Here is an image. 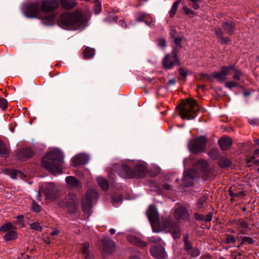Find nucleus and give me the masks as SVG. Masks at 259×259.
Instances as JSON below:
<instances>
[{
    "label": "nucleus",
    "instance_id": "1",
    "mask_svg": "<svg viewBox=\"0 0 259 259\" xmlns=\"http://www.w3.org/2000/svg\"><path fill=\"white\" fill-rule=\"evenodd\" d=\"M57 23L60 27L67 30H76L86 25L87 21L80 10L62 13Z\"/></svg>",
    "mask_w": 259,
    "mask_h": 259
},
{
    "label": "nucleus",
    "instance_id": "2",
    "mask_svg": "<svg viewBox=\"0 0 259 259\" xmlns=\"http://www.w3.org/2000/svg\"><path fill=\"white\" fill-rule=\"evenodd\" d=\"M59 7L58 0H39L28 6L27 13L31 17L40 18L42 12H51Z\"/></svg>",
    "mask_w": 259,
    "mask_h": 259
},
{
    "label": "nucleus",
    "instance_id": "3",
    "mask_svg": "<svg viewBox=\"0 0 259 259\" xmlns=\"http://www.w3.org/2000/svg\"><path fill=\"white\" fill-rule=\"evenodd\" d=\"M63 156L62 153L54 150L48 152L42 158V166L53 174L62 172Z\"/></svg>",
    "mask_w": 259,
    "mask_h": 259
},
{
    "label": "nucleus",
    "instance_id": "4",
    "mask_svg": "<svg viewBox=\"0 0 259 259\" xmlns=\"http://www.w3.org/2000/svg\"><path fill=\"white\" fill-rule=\"evenodd\" d=\"M179 115L183 119H194L199 110V105L196 101L188 99L182 102L179 105Z\"/></svg>",
    "mask_w": 259,
    "mask_h": 259
},
{
    "label": "nucleus",
    "instance_id": "5",
    "mask_svg": "<svg viewBox=\"0 0 259 259\" xmlns=\"http://www.w3.org/2000/svg\"><path fill=\"white\" fill-rule=\"evenodd\" d=\"M145 172V168L142 165H137L135 170H132L126 165H122L118 170L120 176L124 178H132L134 177H142Z\"/></svg>",
    "mask_w": 259,
    "mask_h": 259
},
{
    "label": "nucleus",
    "instance_id": "6",
    "mask_svg": "<svg viewBox=\"0 0 259 259\" xmlns=\"http://www.w3.org/2000/svg\"><path fill=\"white\" fill-rule=\"evenodd\" d=\"M207 139L204 136H200L190 141L189 148L190 151L194 153L203 152L205 151Z\"/></svg>",
    "mask_w": 259,
    "mask_h": 259
},
{
    "label": "nucleus",
    "instance_id": "7",
    "mask_svg": "<svg viewBox=\"0 0 259 259\" xmlns=\"http://www.w3.org/2000/svg\"><path fill=\"white\" fill-rule=\"evenodd\" d=\"M147 215L153 231L159 232L160 231L158 228L159 217L156 207L154 205H150L147 211Z\"/></svg>",
    "mask_w": 259,
    "mask_h": 259
},
{
    "label": "nucleus",
    "instance_id": "8",
    "mask_svg": "<svg viewBox=\"0 0 259 259\" xmlns=\"http://www.w3.org/2000/svg\"><path fill=\"white\" fill-rule=\"evenodd\" d=\"M97 197V193L94 190H89L82 200V208L83 211H88L91 208L92 201Z\"/></svg>",
    "mask_w": 259,
    "mask_h": 259
},
{
    "label": "nucleus",
    "instance_id": "9",
    "mask_svg": "<svg viewBox=\"0 0 259 259\" xmlns=\"http://www.w3.org/2000/svg\"><path fill=\"white\" fill-rule=\"evenodd\" d=\"M178 63V58L177 52L174 50L171 54L165 56L162 61V64L164 68L171 69L176 64Z\"/></svg>",
    "mask_w": 259,
    "mask_h": 259
},
{
    "label": "nucleus",
    "instance_id": "10",
    "mask_svg": "<svg viewBox=\"0 0 259 259\" xmlns=\"http://www.w3.org/2000/svg\"><path fill=\"white\" fill-rule=\"evenodd\" d=\"M196 168L201 172L202 176L204 177V179H207L209 177L210 171L208 168V163L205 160L199 159L198 160L195 165Z\"/></svg>",
    "mask_w": 259,
    "mask_h": 259
},
{
    "label": "nucleus",
    "instance_id": "11",
    "mask_svg": "<svg viewBox=\"0 0 259 259\" xmlns=\"http://www.w3.org/2000/svg\"><path fill=\"white\" fill-rule=\"evenodd\" d=\"M229 66H222L220 71L213 72L212 76L218 81H226L227 80V76L229 75Z\"/></svg>",
    "mask_w": 259,
    "mask_h": 259
},
{
    "label": "nucleus",
    "instance_id": "12",
    "mask_svg": "<svg viewBox=\"0 0 259 259\" xmlns=\"http://www.w3.org/2000/svg\"><path fill=\"white\" fill-rule=\"evenodd\" d=\"M188 234H185L183 237L185 249L192 256H197L200 254V251L198 249L192 247L191 243L188 240Z\"/></svg>",
    "mask_w": 259,
    "mask_h": 259
},
{
    "label": "nucleus",
    "instance_id": "13",
    "mask_svg": "<svg viewBox=\"0 0 259 259\" xmlns=\"http://www.w3.org/2000/svg\"><path fill=\"white\" fill-rule=\"evenodd\" d=\"M151 255L156 259H165L166 254L163 247L160 246L153 247L150 249Z\"/></svg>",
    "mask_w": 259,
    "mask_h": 259
},
{
    "label": "nucleus",
    "instance_id": "14",
    "mask_svg": "<svg viewBox=\"0 0 259 259\" xmlns=\"http://www.w3.org/2000/svg\"><path fill=\"white\" fill-rule=\"evenodd\" d=\"M175 217L177 220H186L189 217L187 209L182 206L178 205L175 210Z\"/></svg>",
    "mask_w": 259,
    "mask_h": 259
},
{
    "label": "nucleus",
    "instance_id": "15",
    "mask_svg": "<svg viewBox=\"0 0 259 259\" xmlns=\"http://www.w3.org/2000/svg\"><path fill=\"white\" fill-rule=\"evenodd\" d=\"M33 155V151L29 148L23 149L16 154V157L18 159L25 161Z\"/></svg>",
    "mask_w": 259,
    "mask_h": 259
},
{
    "label": "nucleus",
    "instance_id": "16",
    "mask_svg": "<svg viewBox=\"0 0 259 259\" xmlns=\"http://www.w3.org/2000/svg\"><path fill=\"white\" fill-rule=\"evenodd\" d=\"M103 243V251L107 254H110L115 250V244L111 241L106 239H104L102 240Z\"/></svg>",
    "mask_w": 259,
    "mask_h": 259
},
{
    "label": "nucleus",
    "instance_id": "17",
    "mask_svg": "<svg viewBox=\"0 0 259 259\" xmlns=\"http://www.w3.org/2000/svg\"><path fill=\"white\" fill-rule=\"evenodd\" d=\"M167 228L175 239L179 238L180 237L181 231L177 224H170L167 227Z\"/></svg>",
    "mask_w": 259,
    "mask_h": 259
},
{
    "label": "nucleus",
    "instance_id": "18",
    "mask_svg": "<svg viewBox=\"0 0 259 259\" xmlns=\"http://www.w3.org/2000/svg\"><path fill=\"white\" fill-rule=\"evenodd\" d=\"M72 163L74 166L84 164L87 162V157L85 155L78 154L74 156L72 160Z\"/></svg>",
    "mask_w": 259,
    "mask_h": 259
},
{
    "label": "nucleus",
    "instance_id": "19",
    "mask_svg": "<svg viewBox=\"0 0 259 259\" xmlns=\"http://www.w3.org/2000/svg\"><path fill=\"white\" fill-rule=\"evenodd\" d=\"M229 68L230 69L229 74H230L231 72L233 73V78L234 80H239L241 79L243 73L240 70L237 69L234 65L232 64L229 66Z\"/></svg>",
    "mask_w": 259,
    "mask_h": 259
},
{
    "label": "nucleus",
    "instance_id": "20",
    "mask_svg": "<svg viewBox=\"0 0 259 259\" xmlns=\"http://www.w3.org/2000/svg\"><path fill=\"white\" fill-rule=\"evenodd\" d=\"M218 143L223 150H226L231 146L232 140L228 137H224L220 139Z\"/></svg>",
    "mask_w": 259,
    "mask_h": 259
},
{
    "label": "nucleus",
    "instance_id": "21",
    "mask_svg": "<svg viewBox=\"0 0 259 259\" xmlns=\"http://www.w3.org/2000/svg\"><path fill=\"white\" fill-rule=\"evenodd\" d=\"M70 200L67 201L65 204V206L68 208V210L70 211L74 210L76 207L77 199L75 196L73 195H69V196Z\"/></svg>",
    "mask_w": 259,
    "mask_h": 259
},
{
    "label": "nucleus",
    "instance_id": "22",
    "mask_svg": "<svg viewBox=\"0 0 259 259\" xmlns=\"http://www.w3.org/2000/svg\"><path fill=\"white\" fill-rule=\"evenodd\" d=\"M137 19L139 22L145 21L146 24L149 25H152L154 22V20L149 15L143 13H139Z\"/></svg>",
    "mask_w": 259,
    "mask_h": 259
},
{
    "label": "nucleus",
    "instance_id": "23",
    "mask_svg": "<svg viewBox=\"0 0 259 259\" xmlns=\"http://www.w3.org/2000/svg\"><path fill=\"white\" fill-rule=\"evenodd\" d=\"M127 239L131 243L140 247H143L147 245V243L146 242L140 240L136 236L132 235H128Z\"/></svg>",
    "mask_w": 259,
    "mask_h": 259
},
{
    "label": "nucleus",
    "instance_id": "24",
    "mask_svg": "<svg viewBox=\"0 0 259 259\" xmlns=\"http://www.w3.org/2000/svg\"><path fill=\"white\" fill-rule=\"evenodd\" d=\"M194 170L193 169H190L185 171L183 181L185 185H190L192 183V180L193 178V174Z\"/></svg>",
    "mask_w": 259,
    "mask_h": 259
},
{
    "label": "nucleus",
    "instance_id": "25",
    "mask_svg": "<svg viewBox=\"0 0 259 259\" xmlns=\"http://www.w3.org/2000/svg\"><path fill=\"white\" fill-rule=\"evenodd\" d=\"M66 181L68 185L72 188H78L80 186V183L79 180L73 176L67 177Z\"/></svg>",
    "mask_w": 259,
    "mask_h": 259
},
{
    "label": "nucleus",
    "instance_id": "26",
    "mask_svg": "<svg viewBox=\"0 0 259 259\" xmlns=\"http://www.w3.org/2000/svg\"><path fill=\"white\" fill-rule=\"evenodd\" d=\"M60 4L61 7L66 10L71 9L76 5L74 0H60Z\"/></svg>",
    "mask_w": 259,
    "mask_h": 259
},
{
    "label": "nucleus",
    "instance_id": "27",
    "mask_svg": "<svg viewBox=\"0 0 259 259\" xmlns=\"http://www.w3.org/2000/svg\"><path fill=\"white\" fill-rule=\"evenodd\" d=\"M222 27L228 34L232 35L233 33L235 27L233 22H224L222 24Z\"/></svg>",
    "mask_w": 259,
    "mask_h": 259
},
{
    "label": "nucleus",
    "instance_id": "28",
    "mask_svg": "<svg viewBox=\"0 0 259 259\" xmlns=\"http://www.w3.org/2000/svg\"><path fill=\"white\" fill-rule=\"evenodd\" d=\"M9 148L0 141V155L2 157H7L9 156Z\"/></svg>",
    "mask_w": 259,
    "mask_h": 259
},
{
    "label": "nucleus",
    "instance_id": "29",
    "mask_svg": "<svg viewBox=\"0 0 259 259\" xmlns=\"http://www.w3.org/2000/svg\"><path fill=\"white\" fill-rule=\"evenodd\" d=\"M215 34L220 38L221 42L222 44H227L230 41V39L229 37H224L223 36V33L221 28H218L215 30Z\"/></svg>",
    "mask_w": 259,
    "mask_h": 259
},
{
    "label": "nucleus",
    "instance_id": "30",
    "mask_svg": "<svg viewBox=\"0 0 259 259\" xmlns=\"http://www.w3.org/2000/svg\"><path fill=\"white\" fill-rule=\"evenodd\" d=\"M94 49L90 47H86L83 51V58L89 59L91 58L94 55Z\"/></svg>",
    "mask_w": 259,
    "mask_h": 259
},
{
    "label": "nucleus",
    "instance_id": "31",
    "mask_svg": "<svg viewBox=\"0 0 259 259\" xmlns=\"http://www.w3.org/2000/svg\"><path fill=\"white\" fill-rule=\"evenodd\" d=\"M17 237V233L14 230L9 231L4 236V239L6 241H9L12 240H15Z\"/></svg>",
    "mask_w": 259,
    "mask_h": 259
},
{
    "label": "nucleus",
    "instance_id": "32",
    "mask_svg": "<svg viewBox=\"0 0 259 259\" xmlns=\"http://www.w3.org/2000/svg\"><path fill=\"white\" fill-rule=\"evenodd\" d=\"M89 243L88 242H85L82 245V247L81 249V252L82 254V256L87 259L89 256Z\"/></svg>",
    "mask_w": 259,
    "mask_h": 259
},
{
    "label": "nucleus",
    "instance_id": "33",
    "mask_svg": "<svg viewBox=\"0 0 259 259\" xmlns=\"http://www.w3.org/2000/svg\"><path fill=\"white\" fill-rule=\"evenodd\" d=\"M8 174L12 178L16 179L18 177H21L22 173L16 169H9L8 170Z\"/></svg>",
    "mask_w": 259,
    "mask_h": 259
},
{
    "label": "nucleus",
    "instance_id": "34",
    "mask_svg": "<svg viewBox=\"0 0 259 259\" xmlns=\"http://www.w3.org/2000/svg\"><path fill=\"white\" fill-rule=\"evenodd\" d=\"M97 181L99 185L103 190H107L108 188V182L105 179L100 177L97 179Z\"/></svg>",
    "mask_w": 259,
    "mask_h": 259
},
{
    "label": "nucleus",
    "instance_id": "35",
    "mask_svg": "<svg viewBox=\"0 0 259 259\" xmlns=\"http://www.w3.org/2000/svg\"><path fill=\"white\" fill-rule=\"evenodd\" d=\"M180 3L181 1H177L172 4L171 10L169 12L170 17L172 18L174 17L177 11L178 6L180 5Z\"/></svg>",
    "mask_w": 259,
    "mask_h": 259
},
{
    "label": "nucleus",
    "instance_id": "36",
    "mask_svg": "<svg viewBox=\"0 0 259 259\" xmlns=\"http://www.w3.org/2000/svg\"><path fill=\"white\" fill-rule=\"evenodd\" d=\"M16 228V227L14 225H13L11 223L8 222L1 227L0 231L3 232H6L9 230H11V229L14 230Z\"/></svg>",
    "mask_w": 259,
    "mask_h": 259
},
{
    "label": "nucleus",
    "instance_id": "37",
    "mask_svg": "<svg viewBox=\"0 0 259 259\" xmlns=\"http://www.w3.org/2000/svg\"><path fill=\"white\" fill-rule=\"evenodd\" d=\"M237 226L238 229H246L248 228L247 222L243 219L238 220Z\"/></svg>",
    "mask_w": 259,
    "mask_h": 259
},
{
    "label": "nucleus",
    "instance_id": "38",
    "mask_svg": "<svg viewBox=\"0 0 259 259\" xmlns=\"http://www.w3.org/2000/svg\"><path fill=\"white\" fill-rule=\"evenodd\" d=\"M16 225H19L22 228L24 227L25 223L24 221V217L22 215H18L17 217V220L14 222Z\"/></svg>",
    "mask_w": 259,
    "mask_h": 259
},
{
    "label": "nucleus",
    "instance_id": "39",
    "mask_svg": "<svg viewBox=\"0 0 259 259\" xmlns=\"http://www.w3.org/2000/svg\"><path fill=\"white\" fill-rule=\"evenodd\" d=\"M231 164V162L227 159L223 158L219 161V165L221 167H226L229 166Z\"/></svg>",
    "mask_w": 259,
    "mask_h": 259
},
{
    "label": "nucleus",
    "instance_id": "40",
    "mask_svg": "<svg viewBox=\"0 0 259 259\" xmlns=\"http://www.w3.org/2000/svg\"><path fill=\"white\" fill-rule=\"evenodd\" d=\"M30 227L31 229L34 230L36 231H41L42 227L40 225V224L38 222H34L30 225Z\"/></svg>",
    "mask_w": 259,
    "mask_h": 259
},
{
    "label": "nucleus",
    "instance_id": "41",
    "mask_svg": "<svg viewBox=\"0 0 259 259\" xmlns=\"http://www.w3.org/2000/svg\"><path fill=\"white\" fill-rule=\"evenodd\" d=\"M8 106V102L6 99L4 98L0 97V108L3 110H5Z\"/></svg>",
    "mask_w": 259,
    "mask_h": 259
},
{
    "label": "nucleus",
    "instance_id": "42",
    "mask_svg": "<svg viewBox=\"0 0 259 259\" xmlns=\"http://www.w3.org/2000/svg\"><path fill=\"white\" fill-rule=\"evenodd\" d=\"M191 3H189V5L192 7L194 10H198L200 6L198 4V0H189Z\"/></svg>",
    "mask_w": 259,
    "mask_h": 259
},
{
    "label": "nucleus",
    "instance_id": "43",
    "mask_svg": "<svg viewBox=\"0 0 259 259\" xmlns=\"http://www.w3.org/2000/svg\"><path fill=\"white\" fill-rule=\"evenodd\" d=\"M238 86V83L235 81H228L225 82V87L229 89Z\"/></svg>",
    "mask_w": 259,
    "mask_h": 259
},
{
    "label": "nucleus",
    "instance_id": "44",
    "mask_svg": "<svg viewBox=\"0 0 259 259\" xmlns=\"http://www.w3.org/2000/svg\"><path fill=\"white\" fill-rule=\"evenodd\" d=\"M183 9L185 13L187 15L191 17H193V16L195 14V13L193 10H192L191 9H190V8H188L186 6L183 7Z\"/></svg>",
    "mask_w": 259,
    "mask_h": 259
},
{
    "label": "nucleus",
    "instance_id": "45",
    "mask_svg": "<svg viewBox=\"0 0 259 259\" xmlns=\"http://www.w3.org/2000/svg\"><path fill=\"white\" fill-rule=\"evenodd\" d=\"M32 209L35 212H38L41 211V207L40 205L37 204L34 201H33L32 204Z\"/></svg>",
    "mask_w": 259,
    "mask_h": 259
},
{
    "label": "nucleus",
    "instance_id": "46",
    "mask_svg": "<svg viewBox=\"0 0 259 259\" xmlns=\"http://www.w3.org/2000/svg\"><path fill=\"white\" fill-rule=\"evenodd\" d=\"M226 242L228 244L235 243L236 242V239L232 235H227L226 238Z\"/></svg>",
    "mask_w": 259,
    "mask_h": 259
},
{
    "label": "nucleus",
    "instance_id": "47",
    "mask_svg": "<svg viewBox=\"0 0 259 259\" xmlns=\"http://www.w3.org/2000/svg\"><path fill=\"white\" fill-rule=\"evenodd\" d=\"M95 11L96 14L99 13L102 10L101 5L100 3L99 0H95Z\"/></svg>",
    "mask_w": 259,
    "mask_h": 259
},
{
    "label": "nucleus",
    "instance_id": "48",
    "mask_svg": "<svg viewBox=\"0 0 259 259\" xmlns=\"http://www.w3.org/2000/svg\"><path fill=\"white\" fill-rule=\"evenodd\" d=\"M253 243V239L249 237H244L242 239V244L248 243L249 244H252Z\"/></svg>",
    "mask_w": 259,
    "mask_h": 259
},
{
    "label": "nucleus",
    "instance_id": "49",
    "mask_svg": "<svg viewBox=\"0 0 259 259\" xmlns=\"http://www.w3.org/2000/svg\"><path fill=\"white\" fill-rule=\"evenodd\" d=\"M173 38H174V41L175 45L181 47V44L183 39V37H180V36H178V37H175Z\"/></svg>",
    "mask_w": 259,
    "mask_h": 259
},
{
    "label": "nucleus",
    "instance_id": "50",
    "mask_svg": "<svg viewBox=\"0 0 259 259\" xmlns=\"http://www.w3.org/2000/svg\"><path fill=\"white\" fill-rule=\"evenodd\" d=\"M197 78L202 80L203 78H206L207 80H210L211 76L207 74H200L198 75Z\"/></svg>",
    "mask_w": 259,
    "mask_h": 259
},
{
    "label": "nucleus",
    "instance_id": "51",
    "mask_svg": "<svg viewBox=\"0 0 259 259\" xmlns=\"http://www.w3.org/2000/svg\"><path fill=\"white\" fill-rule=\"evenodd\" d=\"M206 200V197L205 196H203V197L200 198L198 201V204L199 207H201L203 206L204 203L205 202Z\"/></svg>",
    "mask_w": 259,
    "mask_h": 259
},
{
    "label": "nucleus",
    "instance_id": "52",
    "mask_svg": "<svg viewBox=\"0 0 259 259\" xmlns=\"http://www.w3.org/2000/svg\"><path fill=\"white\" fill-rule=\"evenodd\" d=\"M246 162L249 166H250V165L249 164L250 162H253L255 164H257V163L259 162L258 160H254V157H247L246 158Z\"/></svg>",
    "mask_w": 259,
    "mask_h": 259
},
{
    "label": "nucleus",
    "instance_id": "53",
    "mask_svg": "<svg viewBox=\"0 0 259 259\" xmlns=\"http://www.w3.org/2000/svg\"><path fill=\"white\" fill-rule=\"evenodd\" d=\"M229 194L230 195V196L232 197H237L239 195H242L243 194V192H240L238 193H234L232 190H231V189H230L229 190Z\"/></svg>",
    "mask_w": 259,
    "mask_h": 259
},
{
    "label": "nucleus",
    "instance_id": "54",
    "mask_svg": "<svg viewBox=\"0 0 259 259\" xmlns=\"http://www.w3.org/2000/svg\"><path fill=\"white\" fill-rule=\"evenodd\" d=\"M180 74L183 77H186L187 76V72L184 68H181L179 70Z\"/></svg>",
    "mask_w": 259,
    "mask_h": 259
},
{
    "label": "nucleus",
    "instance_id": "55",
    "mask_svg": "<svg viewBox=\"0 0 259 259\" xmlns=\"http://www.w3.org/2000/svg\"><path fill=\"white\" fill-rule=\"evenodd\" d=\"M158 44L160 47H164L166 44V42L163 39H160L158 40Z\"/></svg>",
    "mask_w": 259,
    "mask_h": 259
},
{
    "label": "nucleus",
    "instance_id": "56",
    "mask_svg": "<svg viewBox=\"0 0 259 259\" xmlns=\"http://www.w3.org/2000/svg\"><path fill=\"white\" fill-rule=\"evenodd\" d=\"M195 218L197 220H202L204 217L202 214L196 213L195 214Z\"/></svg>",
    "mask_w": 259,
    "mask_h": 259
},
{
    "label": "nucleus",
    "instance_id": "57",
    "mask_svg": "<svg viewBox=\"0 0 259 259\" xmlns=\"http://www.w3.org/2000/svg\"><path fill=\"white\" fill-rule=\"evenodd\" d=\"M211 220H212V215L210 214H208L204 218V221L205 222H209L211 221Z\"/></svg>",
    "mask_w": 259,
    "mask_h": 259
},
{
    "label": "nucleus",
    "instance_id": "58",
    "mask_svg": "<svg viewBox=\"0 0 259 259\" xmlns=\"http://www.w3.org/2000/svg\"><path fill=\"white\" fill-rule=\"evenodd\" d=\"M170 34L172 38H174L176 37V35L177 34V31L174 28H171Z\"/></svg>",
    "mask_w": 259,
    "mask_h": 259
},
{
    "label": "nucleus",
    "instance_id": "59",
    "mask_svg": "<svg viewBox=\"0 0 259 259\" xmlns=\"http://www.w3.org/2000/svg\"><path fill=\"white\" fill-rule=\"evenodd\" d=\"M248 122L251 125H255L257 123V121L255 119H249Z\"/></svg>",
    "mask_w": 259,
    "mask_h": 259
},
{
    "label": "nucleus",
    "instance_id": "60",
    "mask_svg": "<svg viewBox=\"0 0 259 259\" xmlns=\"http://www.w3.org/2000/svg\"><path fill=\"white\" fill-rule=\"evenodd\" d=\"M162 187L165 190H169L170 189V186L168 184H163Z\"/></svg>",
    "mask_w": 259,
    "mask_h": 259
},
{
    "label": "nucleus",
    "instance_id": "61",
    "mask_svg": "<svg viewBox=\"0 0 259 259\" xmlns=\"http://www.w3.org/2000/svg\"><path fill=\"white\" fill-rule=\"evenodd\" d=\"M119 23L121 26L123 27H126L127 26L126 22L124 20H120Z\"/></svg>",
    "mask_w": 259,
    "mask_h": 259
},
{
    "label": "nucleus",
    "instance_id": "62",
    "mask_svg": "<svg viewBox=\"0 0 259 259\" xmlns=\"http://www.w3.org/2000/svg\"><path fill=\"white\" fill-rule=\"evenodd\" d=\"M59 232L57 230H55L53 231H52L51 233H50V235L51 236H55V235H57L59 234Z\"/></svg>",
    "mask_w": 259,
    "mask_h": 259
},
{
    "label": "nucleus",
    "instance_id": "63",
    "mask_svg": "<svg viewBox=\"0 0 259 259\" xmlns=\"http://www.w3.org/2000/svg\"><path fill=\"white\" fill-rule=\"evenodd\" d=\"M44 192L48 198H52V194L50 192H48L47 190H45Z\"/></svg>",
    "mask_w": 259,
    "mask_h": 259
},
{
    "label": "nucleus",
    "instance_id": "64",
    "mask_svg": "<svg viewBox=\"0 0 259 259\" xmlns=\"http://www.w3.org/2000/svg\"><path fill=\"white\" fill-rule=\"evenodd\" d=\"M210 255H206L204 256H201L200 257V259H210Z\"/></svg>",
    "mask_w": 259,
    "mask_h": 259
}]
</instances>
